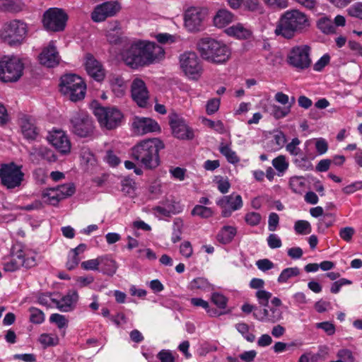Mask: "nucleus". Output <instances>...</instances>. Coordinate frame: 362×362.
Returning a JSON list of instances; mask_svg holds the SVG:
<instances>
[{
  "mask_svg": "<svg viewBox=\"0 0 362 362\" xmlns=\"http://www.w3.org/2000/svg\"><path fill=\"white\" fill-rule=\"evenodd\" d=\"M310 52V47L308 45L293 47L288 54L287 62L298 70L308 69L311 64Z\"/></svg>",
  "mask_w": 362,
  "mask_h": 362,
  "instance_id": "9d476101",
  "label": "nucleus"
},
{
  "mask_svg": "<svg viewBox=\"0 0 362 362\" xmlns=\"http://www.w3.org/2000/svg\"><path fill=\"white\" fill-rule=\"evenodd\" d=\"M164 49L160 45L146 41L134 42L122 53L124 63L132 69L156 62L164 57Z\"/></svg>",
  "mask_w": 362,
  "mask_h": 362,
  "instance_id": "f257e3e1",
  "label": "nucleus"
},
{
  "mask_svg": "<svg viewBox=\"0 0 362 362\" xmlns=\"http://www.w3.org/2000/svg\"><path fill=\"white\" fill-rule=\"evenodd\" d=\"M315 148L320 155H322L327 151L328 144L325 139L319 138L315 141Z\"/></svg>",
  "mask_w": 362,
  "mask_h": 362,
  "instance_id": "338daca9",
  "label": "nucleus"
},
{
  "mask_svg": "<svg viewBox=\"0 0 362 362\" xmlns=\"http://www.w3.org/2000/svg\"><path fill=\"white\" fill-rule=\"evenodd\" d=\"M39 60L41 64L47 67H54L59 64L60 57L53 41L42 49Z\"/></svg>",
  "mask_w": 362,
  "mask_h": 362,
  "instance_id": "412c9836",
  "label": "nucleus"
},
{
  "mask_svg": "<svg viewBox=\"0 0 362 362\" xmlns=\"http://www.w3.org/2000/svg\"><path fill=\"white\" fill-rule=\"evenodd\" d=\"M36 264L35 257L26 254L23 250H13L11 258L4 263V269L6 272H13L21 267L26 269L31 268Z\"/></svg>",
  "mask_w": 362,
  "mask_h": 362,
  "instance_id": "9b49d317",
  "label": "nucleus"
},
{
  "mask_svg": "<svg viewBox=\"0 0 362 362\" xmlns=\"http://www.w3.org/2000/svg\"><path fill=\"white\" fill-rule=\"evenodd\" d=\"M120 9V4L117 1H107L95 7L91 13V18L94 22H101L116 15Z\"/></svg>",
  "mask_w": 362,
  "mask_h": 362,
  "instance_id": "dca6fc26",
  "label": "nucleus"
},
{
  "mask_svg": "<svg viewBox=\"0 0 362 362\" xmlns=\"http://www.w3.org/2000/svg\"><path fill=\"white\" fill-rule=\"evenodd\" d=\"M259 303L264 307H267L269 304V300L271 298L272 293L265 290H258L255 294Z\"/></svg>",
  "mask_w": 362,
  "mask_h": 362,
  "instance_id": "3c124183",
  "label": "nucleus"
},
{
  "mask_svg": "<svg viewBox=\"0 0 362 362\" xmlns=\"http://www.w3.org/2000/svg\"><path fill=\"white\" fill-rule=\"evenodd\" d=\"M28 33L27 25L19 20L6 23L1 31V38L10 45L21 44Z\"/></svg>",
  "mask_w": 362,
  "mask_h": 362,
  "instance_id": "423d86ee",
  "label": "nucleus"
},
{
  "mask_svg": "<svg viewBox=\"0 0 362 362\" xmlns=\"http://www.w3.org/2000/svg\"><path fill=\"white\" fill-rule=\"evenodd\" d=\"M78 299V293L75 291L68 293L61 300L51 299L57 308L62 312H69L73 310L74 304Z\"/></svg>",
  "mask_w": 362,
  "mask_h": 362,
  "instance_id": "a878e982",
  "label": "nucleus"
},
{
  "mask_svg": "<svg viewBox=\"0 0 362 362\" xmlns=\"http://www.w3.org/2000/svg\"><path fill=\"white\" fill-rule=\"evenodd\" d=\"M300 141L298 138H293L290 143L286 146V150L293 156H297L301 154V150L298 147Z\"/></svg>",
  "mask_w": 362,
  "mask_h": 362,
  "instance_id": "49530a36",
  "label": "nucleus"
},
{
  "mask_svg": "<svg viewBox=\"0 0 362 362\" xmlns=\"http://www.w3.org/2000/svg\"><path fill=\"white\" fill-rule=\"evenodd\" d=\"M100 264L101 272L108 276H113L117 269L116 262L107 255L100 257Z\"/></svg>",
  "mask_w": 362,
  "mask_h": 362,
  "instance_id": "cd10ccee",
  "label": "nucleus"
},
{
  "mask_svg": "<svg viewBox=\"0 0 362 362\" xmlns=\"http://www.w3.org/2000/svg\"><path fill=\"white\" fill-rule=\"evenodd\" d=\"M86 90V85L79 76L69 74L61 77L60 91L71 101L76 102L83 99Z\"/></svg>",
  "mask_w": 362,
  "mask_h": 362,
  "instance_id": "39448f33",
  "label": "nucleus"
},
{
  "mask_svg": "<svg viewBox=\"0 0 362 362\" xmlns=\"http://www.w3.org/2000/svg\"><path fill=\"white\" fill-rule=\"evenodd\" d=\"M219 151L227 159V160L233 164L237 163L240 161V158L236 153L233 151L228 145L221 144L219 147Z\"/></svg>",
  "mask_w": 362,
  "mask_h": 362,
  "instance_id": "e433bc0d",
  "label": "nucleus"
},
{
  "mask_svg": "<svg viewBox=\"0 0 362 362\" xmlns=\"http://www.w3.org/2000/svg\"><path fill=\"white\" fill-rule=\"evenodd\" d=\"M310 27L308 17L298 9L286 11L280 18L275 33L286 39L293 38Z\"/></svg>",
  "mask_w": 362,
  "mask_h": 362,
  "instance_id": "7ed1b4c3",
  "label": "nucleus"
},
{
  "mask_svg": "<svg viewBox=\"0 0 362 362\" xmlns=\"http://www.w3.org/2000/svg\"><path fill=\"white\" fill-rule=\"evenodd\" d=\"M131 93L133 100L139 107H147L149 100V93L143 80L136 78L132 81Z\"/></svg>",
  "mask_w": 362,
  "mask_h": 362,
  "instance_id": "a211bd4d",
  "label": "nucleus"
},
{
  "mask_svg": "<svg viewBox=\"0 0 362 362\" xmlns=\"http://www.w3.org/2000/svg\"><path fill=\"white\" fill-rule=\"evenodd\" d=\"M264 4L272 8H286L288 6V0H263Z\"/></svg>",
  "mask_w": 362,
  "mask_h": 362,
  "instance_id": "6e6d98bb",
  "label": "nucleus"
},
{
  "mask_svg": "<svg viewBox=\"0 0 362 362\" xmlns=\"http://www.w3.org/2000/svg\"><path fill=\"white\" fill-rule=\"evenodd\" d=\"M23 64L18 57H5L0 61V79L4 82H15L23 74Z\"/></svg>",
  "mask_w": 362,
  "mask_h": 362,
  "instance_id": "0eeeda50",
  "label": "nucleus"
},
{
  "mask_svg": "<svg viewBox=\"0 0 362 362\" xmlns=\"http://www.w3.org/2000/svg\"><path fill=\"white\" fill-rule=\"evenodd\" d=\"M30 160L38 164L41 160H46L48 162H54L57 157L53 151L42 146H33L28 150Z\"/></svg>",
  "mask_w": 362,
  "mask_h": 362,
  "instance_id": "b1692460",
  "label": "nucleus"
},
{
  "mask_svg": "<svg viewBox=\"0 0 362 362\" xmlns=\"http://www.w3.org/2000/svg\"><path fill=\"white\" fill-rule=\"evenodd\" d=\"M348 13L353 17L362 20V3L358 2L353 4L348 9Z\"/></svg>",
  "mask_w": 362,
  "mask_h": 362,
  "instance_id": "052dcab7",
  "label": "nucleus"
},
{
  "mask_svg": "<svg viewBox=\"0 0 362 362\" xmlns=\"http://www.w3.org/2000/svg\"><path fill=\"white\" fill-rule=\"evenodd\" d=\"M279 217L276 213H271L269 216L268 229L270 231H274L279 225Z\"/></svg>",
  "mask_w": 362,
  "mask_h": 362,
  "instance_id": "69168bd1",
  "label": "nucleus"
},
{
  "mask_svg": "<svg viewBox=\"0 0 362 362\" xmlns=\"http://www.w3.org/2000/svg\"><path fill=\"white\" fill-rule=\"evenodd\" d=\"M88 74L97 81H101L105 78V70L102 64L92 54L86 55L84 63Z\"/></svg>",
  "mask_w": 362,
  "mask_h": 362,
  "instance_id": "4be33fe9",
  "label": "nucleus"
},
{
  "mask_svg": "<svg viewBox=\"0 0 362 362\" xmlns=\"http://www.w3.org/2000/svg\"><path fill=\"white\" fill-rule=\"evenodd\" d=\"M112 90L116 97H122L127 90V85L120 76H115L110 81Z\"/></svg>",
  "mask_w": 362,
  "mask_h": 362,
  "instance_id": "72a5a7b5",
  "label": "nucleus"
},
{
  "mask_svg": "<svg viewBox=\"0 0 362 362\" xmlns=\"http://www.w3.org/2000/svg\"><path fill=\"white\" fill-rule=\"evenodd\" d=\"M49 321L52 323L56 324L59 329H62L68 326V320L65 316L58 313L52 314L49 317Z\"/></svg>",
  "mask_w": 362,
  "mask_h": 362,
  "instance_id": "8fccbe9b",
  "label": "nucleus"
},
{
  "mask_svg": "<svg viewBox=\"0 0 362 362\" xmlns=\"http://www.w3.org/2000/svg\"><path fill=\"white\" fill-rule=\"evenodd\" d=\"M47 140L62 154L70 152L71 142L63 131L53 130L49 132Z\"/></svg>",
  "mask_w": 362,
  "mask_h": 362,
  "instance_id": "aec40b11",
  "label": "nucleus"
},
{
  "mask_svg": "<svg viewBox=\"0 0 362 362\" xmlns=\"http://www.w3.org/2000/svg\"><path fill=\"white\" fill-rule=\"evenodd\" d=\"M135 133L143 135L160 130L158 123L151 118L136 117L132 124Z\"/></svg>",
  "mask_w": 362,
  "mask_h": 362,
  "instance_id": "5701e85b",
  "label": "nucleus"
},
{
  "mask_svg": "<svg viewBox=\"0 0 362 362\" xmlns=\"http://www.w3.org/2000/svg\"><path fill=\"white\" fill-rule=\"evenodd\" d=\"M21 128L24 137L28 140H35L38 135V129L33 118L24 116L21 118Z\"/></svg>",
  "mask_w": 362,
  "mask_h": 362,
  "instance_id": "393cba45",
  "label": "nucleus"
},
{
  "mask_svg": "<svg viewBox=\"0 0 362 362\" xmlns=\"http://www.w3.org/2000/svg\"><path fill=\"white\" fill-rule=\"evenodd\" d=\"M191 214L199 216L202 218H208L213 216V211L209 207L198 204L193 208Z\"/></svg>",
  "mask_w": 362,
  "mask_h": 362,
  "instance_id": "58836bf2",
  "label": "nucleus"
},
{
  "mask_svg": "<svg viewBox=\"0 0 362 362\" xmlns=\"http://www.w3.org/2000/svg\"><path fill=\"white\" fill-rule=\"evenodd\" d=\"M42 197L44 202L55 206L63 199V195L60 194L58 188H52L43 191Z\"/></svg>",
  "mask_w": 362,
  "mask_h": 362,
  "instance_id": "c85d7f7f",
  "label": "nucleus"
},
{
  "mask_svg": "<svg viewBox=\"0 0 362 362\" xmlns=\"http://www.w3.org/2000/svg\"><path fill=\"white\" fill-rule=\"evenodd\" d=\"M300 274V269L298 267H288L284 269L279 276L277 281L280 284L286 283L291 278Z\"/></svg>",
  "mask_w": 362,
  "mask_h": 362,
  "instance_id": "c9c22d12",
  "label": "nucleus"
},
{
  "mask_svg": "<svg viewBox=\"0 0 362 362\" xmlns=\"http://www.w3.org/2000/svg\"><path fill=\"white\" fill-rule=\"evenodd\" d=\"M262 219V216L259 213L257 212H249L246 214L245 220L246 223L252 226L258 225Z\"/></svg>",
  "mask_w": 362,
  "mask_h": 362,
  "instance_id": "864d4df0",
  "label": "nucleus"
},
{
  "mask_svg": "<svg viewBox=\"0 0 362 362\" xmlns=\"http://www.w3.org/2000/svg\"><path fill=\"white\" fill-rule=\"evenodd\" d=\"M30 313V320L35 324H41L45 320V315L42 310L32 307L29 309Z\"/></svg>",
  "mask_w": 362,
  "mask_h": 362,
  "instance_id": "c03bdc74",
  "label": "nucleus"
},
{
  "mask_svg": "<svg viewBox=\"0 0 362 362\" xmlns=\"http://www.w3.org/2000/svg\"><path fill=\"white\" fill-rule=\"evenodd\" d=\"M316 327L323 329L327 335L332 336L335 333V326L329 322H322L316 324Z\"/></svg>",
  "mask_w": 362,
  "mask_h": 362,
  "instance_id": "680f3d73",
  "label": "nucleus"
},
{
  "mask_svg": "<svg viewBox=\"0 0 362 362\" xmlns=\"http://www.w3.org/2000/svg\"><path fill=\"white\" fill-rule=\"evenodd\" d=\"M317 27L325 34L334 33L335 27L332 20L326 16L321 17L317 21Z\"/></svg>",
  "mask_w": 362,
  "mask_h": 362,
  "instance_id": "f704fd0d",
  "label": "nucleus"
},
{
  "mask_svg": "<svg viewBox=\"0 0 362 362\" xmlns=\"http://www.w3.org/2000/svg\"><path fill=\"white\" fill-rule=\"evenodd\" d=\"M220 106V99L212 98L209 100L206 105V111L208 115H213L218 111Z\"/></svg>",
  "mask_w": 362,
  "mask_h": 362,
  "instance_id": "4d7b16f0",
  "label": "nucleus"
},
{
  "mask_svg": "<svg viewBox=\"0 0 362 362\" xmlns=\"http://www.w3.org/2000/svg\"><path fill=\"white\" fill-rule=\"evenodd\" d=\"M180 62L183 71L189 77L197 79L202 73V66L195 52H185L180 55Z\"/></svg>",
  "mask_w": 362,
  "mask_h": 362,
  "instance_id": "ddd939ff",
  "label": "nucleus"
},
{
  "mask_svg": "<svg viewBox=\"0 0 362 362\" xmlns=\"http://www.w3.org/2000/svg\"><path fill=\"white\" fill-rule=\"evenodd\" d=\"M204 18V15L200 8L190 7L184 14L185 27L190 33L199 32L203 28Z\"/></svg>",
  "mask_w": 362,
  "mask_h": 362,
  "instance_id": "2eb2a0df",
  "label": "nucleus"
},
{
  "mask_svg": "<svg viewBox=\"0 0 362 362\" xmlns=\"http://www.w3.org/2000/svg\"><path fill=\"white\" fill-rule=\"evenodd\" d=\"M73 132L80 137L90 136L94 129L93 122L85 113H77L71 119Z\"/></svg>",
  "mask_w": 362,
  "mask_h": 362,
  "instance_id": "4468645a",
  "label": "nucleus"
},
{
  "mask_svg": "<svg viewBox=\"0 0 362 362\" xmlns=\"http://www.w3.org/2000/svg\"><path fill=\"white\" fill-rule=\"evenodd\" d=\"M293 162L298 168L303 170L308 171L313 169L312 163L308 160V158L305 156H303L300 158H295Z\"/></svg>",
  "mask_w": 362,
  "mask_h": 362,
  "instance_id": "37998d69",
  "label": "nucleus"
},
{
  "mask_svg": "<svg viewBox=\"0 0 362 362\" xmlns=\"http://www.w3.org/2000/svg\"><path fill=\"white\" fill-rule=\"evenodd\" d=\"M202 59L214 64H224L230 57V48L223 42L211 37H203L197 43Z\"/></svg>",
  "mask_w": 362,
  "mask_h": 362,
  "instance_id": "20e7f679",
  "label": "nucleus"
},
{
  "mask_svg": "<svg viewBox=\"0 0 362 362\" xmlns=\"http://www.w3.org/2000/svg\"><path fill=\"white\" fill-rule=\"evenodd\" d=\"M158 358L160 360V362H175L173 354L168 350L160 351L158 354Z\"/></svg>",
  "mask_w": 362,
  "mask_h": 362,
  "instance_id": "774afa93",
  "label": "nucleus"
},
{
  "mask_svg": "<svg viewBox=\"0 0 362 362\" xmlns=\"http://www.w3.org/2000/svg\"><path fill=\"white\" fill-rule=\"evenodd\" d=\"M294 229L298 234H309L311 232V226L307 221L299 220L295 223Z\"/></svg>",
  "mask_w": 362,
  "mask_h": 362,
  "instance_id": "a18cd8bd",
  "label": "nucleus"
},
{
  "mask_svg": "<svg viewBox=\"0 0 362 362\" xmlns=\"http://www.w3.org/2000/svg\"><path fill=\"white\" fill-rule=\"evenodd\" d=\"M101 127L112 129L118 127L122 119V112L115 107L98 106L93 110Z\"/></svg>",
  "mask_w": 362,
  "mask_h": 362,
  "instance_id": "6e6552de",
  "label": "nucleus"
},
{
  "mask_svg": "<svg viewBox=\"0 0 362 362\" xmlns=\"http://www.w3.org/2000/svg\"><path fill=\"white\" fill-rule=\"evenodd\" d=\"M212 302L219 308H225L227 305V298L222 294L214 293L211 296Z\"/></svg>",
  "mask_w": 362,
  "mask_h": 362,
  "instance_id": "bf43d9fd",
  "label": "nucleus"
},
{
  "mask_svg": "<svg viewBox=\"0 0 362 362\" xmlns=\"http://www.w3.org/2000/svg\"><path fill=\"white\" fill-rule=\"evenodd\" d=\"M164 148L158 138L144 139L131 148V156L146 169L153 170L160 165L159 151Z\"/></svg>",
  "mask_w": 362,
  "mask_h": 362,
  "instance_id": "f03ea898",
  "label": "nucleus"
},
{
  "mask_svg": "<svg viewBox=\"0 0 362 362\" xmlns=\"http://www.w3.org/2000/svg\"><path fill=\"white\" fill-rule=\"evenodd\" d=\"M267 243L269 247L272 249L279 248L282 245L281 239L274 233H272L268 236Z\"/></svg>",
  "mask_w": 362,
  "mask_h": 362,
  "instance_id": "e2e57ef3",
  "label": "nucleus"
},
{
  "mask_svg": "<svg viewBox=\"0 0 362 362\" xmlns=\"http://www.w3.org/2000/svg\"><path fill=\"white\" fill-rule=\"evenodd\" d=\"M24 174L21 171V167L13 163L4 164L0 169V177L2 184L8 189H13L21 185Z\"/></svg>",
  "mask_w": 362,
  "mask_h": 362,
  "instance_id": "f8f14e48",
  "label": "nucleus"
},
{
  "mask_svg": "<svg viewBox=\"0 0 362 362\" xmlns=\"http://www.w3.org/2000/svg\"><path fill=\"white\" fill-rule=\"evenodd\" d=\"M183 221L180 218H175L173 222V228L171 240L175 243L181 240L182 233Z\"/></svg>",
  "mask_w": 362,
  "mask_h": 362,
  "instance_id": "79ce46f5",
  "label": "nucleus"
},
{
  "mask_svg": "<svg viewBox=\"0 0 362 362\" xmlns=\"http://www.w3.org/2000/svg\"><path fill=\"white\" fill-rule=\"evenodd\" d=\"M216 204L222 209L223 217H229L232 212L242 208L243 200L240 194L233 193L228 196H223L216 201Z\"/></svg>",
  "mask_w": 362,
  "mask_h": 362,
  "instance_id": "f3484780",
  "label": "nucleus"
},
{
  "mask_svg": "<svg viewBox=\"0 0 362 362\" xmlns=\"http://www.w3.org/2000/svg\"><path fill=\"white\" fill-rule=\"evenodd\" d=\"M256 265L257 268L262 271L266 272L274 268V263L269 259H262L257 261Z\"/></svg>",
  "mask_w": 362,
  "mask_h": 362,
  "instance_id": "0e129e2a",
  "label": "nucleus"
},
{
  "mask_svg": "<svg viewBox=\"0 0 362 362\" xmlns=\"http://www.w3.org/2000/svg\"><path fill=\"white\" fill-rule=\"evenodd\" d=\"M236 232V228L233 226H223L217 235V240L222 244H228L232 241Z\"/></svg>",
  "mask_w": 362,
  "mask_h": 362,
  "instance_id": "2f4dec72",
  "label": "nucleus"
},
{
  "mask_svg": "<svg viewBox=\"0 0 362 362\" xmlns=\"http://www.w3.org/2000/svg\"><path fill=\"white\" fill-rule=\"evenodd\" d=\"M190 286L192 289H201L203 291H208L211 288V285L208 281L201 277L194 279L192 281Z\"/></svg>",
  "mask_w": 362,
  "mask_h": 362,
  "instance_id": "de8ad7c7",
  "label": "nucleus"
},
{
  "mask_svg": "<svg viewBox=\"0 0 362 362\" xmlns=\"http://www.w3.org/2000/svg\"><path fill=\"white\" fill-rule=\"evenodd\" d=\"M274 168L278 171V175H283L288 168V162L284 156H279L272 160Z\"/></svg>",
  "mask_w": 362,
  "mask_h": 362,
  "instance_id": "4c0bfd02",
  "label": "nucleus"
},
{
  "mask_svg": "<svg viewBox=\"0 0 362 362\" xmlns=\"http://www.w3.org/2000/svg\"><path fill=\"white\" fill-rule=\"evenodd\" d=\"M225 32L228 35L235 37L238 39H247L252 33L249 29H247L240 23L228 28Z\"/></svg>",
  "mask_w": 362,
  "mask_h": 362,
  "instance_id": "bb28decb",
  "label": "nucleus"
},
{
  "mask_svg": "<svg viewBox=\"0 0 362 362\" xmlns=\"http://www.w3.org/2000/svg\"><path fill=\"white\" fill-rule=\"evenodd\" d=\"M233 15L228 11L220 10L214 18V23L218 28H223L233 21Z\"/></svg>",
  "mask_w": 362,
  "mask_h": 362,
  "instance_id": "7c9ffc66",
  "label": "nucleus"
},
{
  "mask_svg": "<svg viewBox=\"0 0 362 362\" xmlns=\"http://www.w3.org/2000/svg\"><path fill=\"white\" fill-rule=\"evenodd\" d=\"M337 356L340 360H343L346 362H354L355 358L351 350L347 349H341L338 351Z\"/></svg>",
  "mask_w": 362,
  "mask_h": 362,
  "instance_id": "5fc2aeb1",
  "label": "nucleus"
},
{
  "mask_svg": "<svg viewBox=\"0 0 362 362\" xmlns=\"http://www.w3.org/2000/svg\"><path fill=\"white\" fill-rule=\"evenodd\" d=\"M235 328L238 332L249 342H253L255 339V336L250 333V327L245 322H240L235 325Z\"/></svg>",
  "mask_w": 362,
  "mask_h": 362,
  "instance_id": "ea45409f",
  "label": "nucleus"
},
{
  "mask_svg": "<svg viewBox=\"0 0 362 362\" xmlns=\"http://www.w3.org/2000/svg\"><path fill=\"white\" fill-rule=\"evenodd\" d=\"M292 104L286 107H280L274 104H269L265 107V111L272 115L275 119H279L287 116L290 112Z\"/></svg>",
  "mask_w": 362,
  "mask_h": 362,
  "instance_id": "c756f323",
  "label": "nucleus"
},
{
  "mask_svg": "<svg viewBox=\"0 0 362 362\" xmlns=\"http://www.w3.org/2000/svg\"><path fill=\"white\" fill-rule=\"evenodd\" d=\"M107 40L110 44H119L122 40V32L118 22H115L114 25L110 28L106 34Z\"/></svg>",
  "mask_w": 362,
  "mask_h": 362,
  "instance_id": "473e14b6",
  "label": "nucleus"
},
{
  "mask_svg": "<svg viewBox=\"0 0 362 362\" xmlns=\"http://www.w3.org/2000/svg\"><path fill=\"white\" fill-rule=\"evenodd\" d=\"M355 233V230L352 227L342 228L339 230L340 238L346 242H350L352 240L353 235Z\"/></svg>",
  "mask_w": 362,
  "mask_h": 362,
  "instance_id": "13d9d810",
  "label": "nucleus"
},
{
  "mask_svg": "<svg viewBox=\"0 0 362 362\" xmlns=\"http://www.w3.org/2000/svg\"><path fill=\"white\" fill-rule=\"evenodd\" d=\"M170 125L173 134L179 139H192L194 137L192 130L187 126L185 121L177 115L170 117Z\"/></svg>",
  "mask_w": 362,
  "mask_h": 362,
  "instance_id": "6ab92c4d",
  "label": "nucleus"
},
{
  "mask_svg": "<svg viewBox=\"0 0 362 362\" xmlns=\"http://www.w3.org/2000/svg\"><path fill=\"white\" fill-rule=\"evenodd\" d=\"M289 185L294 192H298L305 186L304 178L301 176H293L291 177Z\"/></svg>",
  "mask_w": 362,
  "mask_h": 362,
  "instance_id": "09e8293b",
  "label": "nucleus"
},
{
  "mask_svg": "<svg viewBox=\"0 0 362 362\" xmlns=\"http://www.w3.org/2000/svg\"><path fill=\"white\" fill-rule=\"evenodd\" d=\"M67 18L62 9L51 8L45 12L42 23L46 30L59 32L64 29Z\"/></svg>",
  "mask_w": 362,
  "mask_h": 362,
  "instance_id": "1a4fd4ad",
  "label": "nucleus"
},
{
  "mask_svg": "<svg viewBox=\"0 0 362 362\" xmlns=\"http://www.w3.org/2000/svg\"><path fill=\"white\" fill-rule=\"evenodd\" d=\"M21 5L13 0H0V11L5 12H18Z\"/></svg>",
  "mask_w": 362,
  "mask_h": 362,
  "instance_id": "a19ab883",
  "label": "nucleus"
},
{
  "mask_svg": "<svg viewBox=\"0 0 362 362\" xmlns=\"http://www.w3.org/2000/svg\"><path fill=\"white\" fill-rule=\"evenodd\" d=\"M100 265V257L92 259L89 260H86L82 262L81 264V267L84 270H93L96 271L99 269Z\"/></svg>",
  "mask_w": 362,
  "mask_h": 362,
  "instance_id": "603ef678",
  "label": "nucleus"
}]
</instances>
